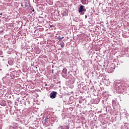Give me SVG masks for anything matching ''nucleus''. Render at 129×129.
Here are the masks:
<instances>
[{
    "label": "nucleus",
    "instance_id": "nucleus-16",
    "mask_svg": "<svg viewBox=\"0 0 129 129\" xmlns=\"http://www.w3.org/2000/svg\"><path fill=\"white\" fill-rule=\"evenodd\" d=\"M61 128H63V126H60Z\"/></svg>",
    "mask_w": 129,
    "mask_h": 129
},
{
    "label": "nucleus",
    "instance_id": "nucleus-12",
    "mask_svg": "<svg viewBox=\"0 0 129 129\" xmlns=\"http://www.w3.org/2000/svg\"><path fill=\"white\" fill-rule=\"evenodd\" d=\"M66 128L67 129H69V125H67L66 126Z\"/></svg>",
    "mask_w": 129,
    "mask_h": 129
},
{
    "label": "nucleus",
    "instance_id": "nucleus-2",
    "mask_svg": "<svg viewBox=\"0 0 129 129\" xmlns=\"http://www.w3.org/2000/svg\"><path fill=\"white\" fill-rule=\"evenodd\" d=\"M50 98L52 99H54V98H56V96H57V92L52 91L49 95Z\"/></svg>",
    "mask_w": 129,
    "mask_h": 129
},
{
    "label": "nucleus",
    "instance_id": "nucleus-8",
    "mask_svg": "<svg viewBox=\"0 0 129 129\" xmlns=\"http://www.w3.org/2000/svg\"><path fill=\"white\" fill-rule=\"evenodd\" d=\"M109 69H110V70H114V69H115V68L111 67V68H109Z\"/></svg>",
    "mask_w": 129,
    "mask_h": 129
},
{
    "label": "nucleus",
    "instance_id": "nucleus-10",
    "mask_svg": "<svg viewBox=\"0 0 129 129\" xmlns=\"http://www.w3.org/2000/svg\"><path fill=\"white\" fill-rule=\"evenodd\" d=\"M50 28H54V25H51L50 26Z\"/></svg>",
    "mask_w": 129,
    "mask_h": 129
},
{
    "label": "nucleus",
    "instance_id": "nucleus-11",
    "mask_svg": "<svg viewBox=\"0 0 129 129\" xmlns=\"http://www.w3.org/2000/svg\"><path fill=\"white\" fill-rule=\"evenodd\" d=\"M25 8H28L29 7V5H25Z\"/></svg>",
    "mask_w": 129,
    "mask_h": 129
},
{
    "label": "nucleus",
    "instance_id": "nucleus-18",
    "mask_svg": "<svg viewBox=\"0 0 129 129\" xmlns=\"http://www.w3.org/2000/svg\"><path fill=\"white\" fill-rule=\"evenodd\" d=\"M45 86H47V84H45Z\"/></svg>",
    "mask_w": 129,
    "mask_h": 129
},
{
    "label": "nucleus",
    "instance_id": "nucleus-19",
    "mask_svg": "<svg viewBox=\"0 0 129 129\" xmlns=\"http://www.w3.org/2000/svg\"><path fill=\"white\" fill-rule=\"evenodd\" d=\"M87 17L86 15V17Z\"/></svg>",
    "mask_w": 129,
    "mask_h": 129
},
{
    "label": "nucleus",
    "instance_id": "nucleus-9",
    "mask_svg": "<svg viewBox=\"0 0 129 129\" xmlns=\"http://www.w3.org/2000/svg\"><path fill=\"white\" fill-rule=\"evenodd\" d=\"M2 55H3V51L0 50V56H2Z\"/></svg>",
    "mask_w": 129,
    "mask_h": 129
},
{
    "label": "nucleus",
    "instance_id": "nucleus-13",
    "mask_svg": "<svg viewBox=\"0 0 129 129\" xmlns=\"http://www.w3.org/2000/svg\"><path fill=\"white\" fill-rule=\"evenodd\" d=\"M61 40H62V39H64V37H63V36L61 37Z\"/></svg>",
    "mask_w": 129,
    "mask_h": 129
},
{
    "label": "nucleus",
    "instance_id": "nucleus-5",
    "mask_svg": "<svg viewBox=\"0 0 129 129\" xmlns=\"http://www.w3.org/2000/svg\"><path fill=\"white\" fill-rule=\"evenodd\" d=\"M81 3L83 5H86V0H82Z\"/></svg>",
    "mask_w": 129,
    "mask_h": 129
},
{
    "label": "nucleus",
    "instance_id": "nucleus-1",
    "mask_svg": "<svg viewBox=\"0 0 129 129\" xmlns=\"http://www.w3.org/2000/svg\"><path fill=\"white\" fill-rule=\"evenodd\" d=\"M84 11H85V10H84V6H83V5H81L79 8V13L81 14V15H84V12H83Z\"/></svg>",
    "mask_w": 129,
    "mask_h": 129
},
{
    "label": "nucleus",
    "instance_id": "nucleus-3",
    "mask_svg": "<svg viewBox=\"0 0 129 129\" xmlns=\"http://www.w3.org/2000/svg\"><path fill=\"white\" fill-rule=\"evenodd\" d=\"M62 76H66L67 75V69L66 68H63L62 71Z\"/></svg>",
    "mask_w": 129,
    "mask_h": 129
},
{
    "label": "nucleus",
    "instance_id": "nucleus-17",
    "mask_svg": "<svg viewBox=\"0 0 129 129\" xmlns=\"http://www.w3.org/2000/svg\"><path fill=\"white\" fill-rule=\"evenodd\" d=\"M0 15H1V16H2V15H3V14H2V13H1Z\"/></svg>",
    "mask_w": 129,
    "mask_h": 129
},
{
    "label": "nucleus",
    "instance_id": "nucleus-7",
    "mask_svg": "<svg viewBox=\"0 0 129 129\" xmlns=\"http://www.w3.org/2000/svg\"><path fill=\"white\" fill-rule=\"evenodd\" d=\"M57 39L58 40V41H62V38H61L60 36H58V37H57Z\"/></svg>",
    "mask_w": 129,
    "mask_h": 129
},
{
    "label": "nucleus",
    "instance_id": "nucleus-4",
    "mask_svg": "<svg viewBox=\"0 0 129 129\" xmlns=\"http://www.w3.org/2000/svg\"><path fill=\"white\" fill-rule=\"evenodd\" d=\"M60 45L61 48H64V47H65V43H64V42L63 41L60 42Z\"/></svg>",
    "mask_w": 129,
    "mask_h": 129
},
{
    "label": "nucleus",
    "instance_id": "nucleus-14",
    "mask_svg": "<svg viewBox=\"0 0 129 129\" xmlns=\"http://www.w3.org/2000/svg\"><path fill=\"white\" fill-rule=\"evenodd\" d=\"M21 7H24V5L21 4Z\"/></svg>",
    "mask_w": 129,
    "mask_h": 129
},
{
    "label": "nucleus",
    "instance_id": "nucleus-6",
    "mask_svg": "<svg viewBox=\"0 0 129 129\" xmlns=\"http://www.w3.org/2000/svg\"><path fill=\"white\" fill-rule=\"evenodd\" d=\"M49 119V117L48 116H46L45 117V119L44 120L45 121V123H46V122H47V121H48V120Z\"/></svg>",
    "mask_w": 129,
    "mask_h": 129
},
{
    "label": "nucleus",
    "instance_id": "nucleus-15",
    "mask_svg": "<svg viewBox=\"0 0 129 129\" xmlns=\"http://www.w3.org/2000/svg\"><path fill=\"white\" fill-rule=\"evenodd\" d=\"M32 12H35V10L33 9V10H32Z\"/></svg>",
    "mask_w": 129,
    "mask_h": 129
}]
</instances>
